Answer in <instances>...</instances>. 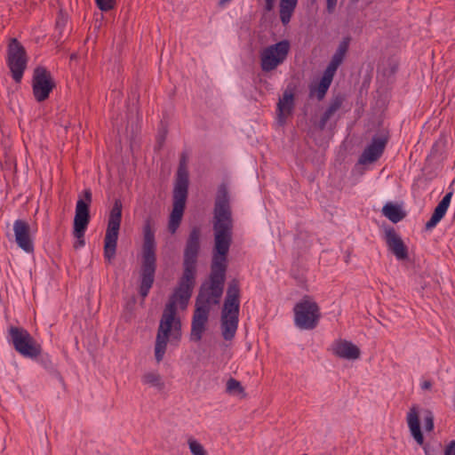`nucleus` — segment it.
Wrapping results in <instances>:
<instances>
[{"mask_svg":"<svg viewBox=\"0 0 455 455\" xmlns=\"http://www.w3.org/2000/svg\"><path fill=\"white\" fill-rule=\"evenodd\" d=\"M188 188V173L180 164L173 191V208L170 215L168 229L172 234L176 233L181 222Z\"/></svg>","mask_w":455,"mask_h":455,"instance_id":"obj_5","label":"nucleus"},{"mask_svg":"<svg viewBox=\"0 0 455 455\" xmlns=\"http://www.w3.org/2000/svg\"><path fill=\"white\" fill-rule=\"evenodd\" d=\"M298 0H280L279 14L280 20L283 25H287L295 11Z\"/></svg>","mask_w":455,"mask_h":455,"instance_id":"obj_24","label":"nucleus"},{"mask_svg":"<svg viewBox=\"0 0 455 455\" xmlns=\"http://www.w3.org/2000/svg\"><path fill=\"white\" fill-rule=\"evenodd\" d=\"M338 0H326V9L329 13H332L336 8Z\"/></svg>","mask_w":455,"mask_h":455,"instance_id":"obj_34","label":"nucleus"},{"mask_svg":"<svg viewBox=\"0 0 455 455\" xmlns=\"http://www.w3.org/2000/svg\"><path fill=\"white\" fill-rule=\"evenodd\" d=\"M294 108V96L291 92L285 91L277 104L278 121L283 124L287 116L291 115Z\"/></svg>","mask_w":455,"mask_h":455,"instance_id":"obj_20","label":"nucleus"},{"mask_svg":"<svg viewBox=\"0 0 455 455\" xmlns=\"http://www.w3.org/2000/svg\"><path fill=\"white\" fill-rule=\"evenodd\" d=\"M291 51V44L283 39L263 48L259 52L260 68L268 73L283 64Z\"/></svg>","mask_w":455,"mask_h":455,"instance_id":"obj_8","label":"nucleus"},{"mask_svg":"<svg viewBox=\"0 0 455 455\" xmlns=\"http://www.w3.org/2000/svg\"><path fill=\"white\" fill-rule=\"evenodd\" d=\"M156 243L155 239L154 223L150 217L145 220L143 226V243L141 268L140 273V284L139 292L146 298L155 281L156 269Z\"/></svg>","mask_w":455,"mask_h":455,"instance_id":"obj_3","label":"nucleus"},{"mask_svg":"<svg viewBox=\"0 0 455 455\" xmlns=\"http://www.w3.org/2000/svg\"><path fill=\"white\" fill-rule=\"evenodd\" d=\"M91 202L92 192L90 189H85L84 191V198H80L76 205L73 227V235L76 238L82 237L85 234L90 222L89 206Z\"/></svg>","mask_w":455,"mask_h":455,"instance_id":"obj_12","label":"nucleus"},{"mask_svg":"<svg viewBox=\"0 0 455 455\" xmlns=\"http://www.w3.org/2000/svg\"><path fill=\"white\" fill-rule=\"evenodd\" d=\"M67 22L68 17L64 15L62 12H60L56 20V29L59 31L60 35H61Z\"/></svg>","mask_w":455,"mask_h":455,"instance_id":"obj_32","label":"nucleus"},{"mask_svg":"<svg viewBox=\"0 0 455 455\" xmlns=\"http://www.w3.org/2000/svg\"><path fill=\"white\" fill-rule=\"evenodd\" d=\"M420 387L424 390H428L432 387V382L430 380H424L421 382Z\"/></svg>","mask_w":455,"mask_h":455,"instance_id":"obj_35","label":"nucleus"},{"mask_svg":"<svg viewBox=\"0 0 455 455\" xmlns=\"http://www.w3.org/2000/svg\"><path fill=\"white\" fill-rule=\"evenodd\" d=\"M188 444L192 455H208L204 447L194 437L188 439Z\"/></svg>","mask_w":455,"mask_h":455,"instance_id":"obj_27","label":"nucleus"},{"mask_svg":"<svg viewBox=\"0 0 455 455\" xmlns=\"http://www.w3.org/2000/svg\"><path fill=\"white\" fill-rule=\"evenodd\" d=\"M98 8L102 12H108L115 7L116 0H95Z\"/></svg>","mask_w":455,"mask_h":455,"instance_id":"obj_31","label":"nucleus"},{"mask_svg":"<svg viewBox=\"0 0 455 455\" xmlns=\"http://www.w3.org/2000/svg\"><path fill=\"white\" fill-rule=\"evenodd\" d=\"M423 423H424L425 430L427 432L433 431L435 425H434V415H433L432 411H425V414L423 417Z\"/></svg>","mask_w":455,"mask_h":455,"instance_id":"obj_30","label":"nucleus"},{"mask_svg":"<svg viewBox=\"0 0 455 455\" xmlns=\"http://www.w3.org/2000/svg\"><path fill=\"white\" fill-rule=\"evenodd\" d=\"M453 196V192H448L443 199L439 202L437 206L435 208V211L429 219V220L426 223V229L431 230L433 229L438 222L444 217L450 204L451 197Z\"/></svg>","mask_w":455,"mask_h":455,"instance_id":"obj_18","label":"nucleus"},{"mask_svg":"<svg viewBox=\"0 0 455 455\" xmlns=\"http://www.w3.org/2000/svg\"><path fill=\"white\" fill-rule=\"evenodd\" d=\"M350 38L345 37L340 44H339V47L335 53L333 54L330 63L328 64L326 69L336 73L338 68L342 63L343 59L348 50Z\"/></svg>","mask_w":455,"mask_h":455,"instance_id":"obj_22","label":"nucleus"},{"mask_svg":"<svg viewBox=\"0 0 455 455\" xmlns=\"http://www.w3.org/2000/svg\"><path fill=\"white\" fill-rule=\"evenodd\" d=\"M233 219L230 196L226 183L218 187L213 209L214 246L210 274L199 289L196 307L208 309L220 303L228 269V254L232 243Z\"/></svg>","mask_w":455,"mask_h":455,"instance_id":"obj_1","label":"nucleus"},{"mask_svg":"<svg viewBox=\"0 0 455 455\" xmlns=\"http://www.w3.org/2000/svg\"><path fill=\"white\" fill-rule=\"evenodd\" d=\"M8 340L16 352L25 358L34 359L39 354L40 344L22 327L11 326L8 330Z\"/></svg>","mask_w":455,"mask_h":455,"instance_id":"obj_9","label":"nucleus"},{"mask_svg":"<svg viewBox=\"0 0 455 455\" xmlns=\"http://www.w3.org/2000/svg\"><path fill=\"white\" fill-rule=\"evenodd\" d=\"M384 239L387 249L397 260L403 261L408 259V248L394 228L389 227L385 229Z\"/></svg>","mask_w":455,"mask_h":455,"instance_id":"obj_15","label":"nucleus"},{"mask_svg":"<svg viewBox=\"0 0 455 455\" xmlns=\"http://www.w3.org/2000/svg\"><path fill=\"white\" fill-rule=\"evenodd\" d=\"M54 79L46 68L38 66L34 69L32 76V91L37 102L46 100L55 88Z\"/></svg>","mask_w":455,"mask_h":455,"instance_id":"obj_11","label":"nucleus"},{"mask_svg":"<svg viewBox=\"0 0 455 455\" xmlns=\"http://www.w3.org/2000/svg\"><path fill=\"white\" fill-rule=\"evenodd\" d=\"M141 381L146 385L156 387L158 390H162L164 387V383L162 380V377L156 371L146 372L142 376Z\"/></svg>","mask_w":455,"mask_h":455,"instance_id":"obj_26","label":"nucleus"},{"mask_svg":"<svg viewBox=\"0 0 455 455\" xmlns=\"http://www.w3.org/2000/svg\"><path fill=\"white\" fill-rule=\"evenodd\" d=\"M294 323L300 330L315 329L321 313L317 303L309 296L303 297L293 307Z\"/></svg>","mask_w":455,"mask_h":455,"instance_id":"obj_6","label":"nucleus"},{"mask_svg":"<svg viewBox=\"0 0 455 455\" xmlns=\"http://www.w3.org/2000/svg\"><path fill=\"white\" fill-rule=\"evenodd\" d=\"M389 136L387 132H381L375 134L371 143L364 148L361 154L358 164H367L376 162L383 154L388 142Z\"/></svg>","mask_w":455,"mask_h":455,"instance_id":"obj_13","label":"nucleus"},{"mask_svg":"<svg viewBox=\"0 0 455 455\" xmlns=\"http://www.w3.org/2000/svg\"><path fill=\"white\" fill-rule=\"evenodd\" d=\"M200 251V229L193 228L186 242L183 254V273L178 286L170 296L159 323L156 344L155 357L160 363L165 354L170 337L180 339L181 323L177 315V305L185 308L192 295L196 283L197 258Z\"/></svg>","mask_w":455,"mask_h":455,"instance_id":"obj_2","label":"nucleus"},{"mask_svg":"<svg viewBox=\"0 0 455 455\" xmlns=\"http://www.w3.org/2000/svg\"><path fill=\"white\" fill-rule=\"evenodd\" d=\"M226 389H227V392L229 394H243L244 391L241 383L233 378H230L227 381Z\"/></svg>","mask_w":455,"mask_h":455,"instance_id":"obj_29","label":"nucleus"},{"mask_svg":"<svg viewBox=\"0 0 455 455\" xmlns=\"http://www.w3.org/2000/svg\"><path fill=\"white\" fill-rule=\"evenodd\" d=\"M13 235L15 243L24 251L30 253L34 251V243L28 221L18 219L13 222Z\"/></svg>","mask_w":455,"mask_h":455,"instance_id":"obj_14","label":"nucleus"},{"mask_svg":"<svg viewBox=\"0 0 455 455\" xmlns=\"http://www.w3.org/2000/svg\"><path fill=\"white\" fill-rule=\"evenodd\" d=\"M344 99L342 96L338 95L331 99L329 107L325 110V112L321 116V119L318 124V127L320 130H323L327 124V122L331 118V116L341 108L343 104Z\"/></svg>","mask_w":455,"mask_h":455,"instance_id":"obj_23","label":"nucleus"},{"mask_svg":"<svg viewBox=\"0 0 455 455\" xmlns=\"http://www.w3.org/2000/svg\"><path fill=\"white\" fill-rule=\"evenodd\" d=\"M353 3H357L359 0H352Z\"/></svg>","mask_w":455,"mask_h":455,"instance_id":"obj_40","label":"nucleus"},{"mask_svg":"<svg viewBox=\"0 0 455 455\" xmlns=\"http://www.w3.org/2000/svg\"><path fill=\"white\" fill-rule=\"evenodd\" d=\"M84 235L82 236V237H79V238H76L77 239V245L76 244L75 247H77V246H84Z\"/></svg>","mask_w":455,"mask_h":455,"instance_id":"obj_37","label":"nucleus"},{"mask_svg":"<svg viewBox=\"0 0 455 455\" xmlns=\"http://www.w3.org/2000/svg\"><path fill=\"white\" fill-rule=\"evenodd\" d=\"M423 449H424V451H425V452H426V453H427V452H428V450H427V446H423Z\"/></svg>","mask_w":455,"mask_h":455,"instance_id":"obj_39","label":"nucleus"},{"mask_svg":"<svg viewBox=\"0 0 455 455\" xmlns=\"http://www.w3.org/2000/svg\"><path fill=\"white\" fill-rule=\"evenodd\" d=\"M6 61L13 80L20 83L28 59L25 48L16 38H12L9 43Z\"/></svg>","mask_w":455,"mask_h":455,"instance_id":"obj_10","label":"nucleus"},{"mask_svg":"<svg viewBox=\"0 0 455 455\" xmlns=\"http://www.w3.org/2000/svg\"><path fill=\"white\" fill-rule=\"evenodd\" d=\"M33 360H36L40 365L46 370L53 369V363L51 356L46 353H42V347L40 346V351L38 355L35 356Z\"/></svg>","mask_w":455,"mask_h":455,"instance_id":"obj_28","label":"nucleus"},{"mask_svg":"<svg viewBox=\"0 0 455 455\" xmlns=\"http://www.w3.org/2000/svg\"><path fill=\"white\" fill-rule=\"evenodd\" d=\"M333 353L339 358L355 360L360 356V349L352 342L339 340L334 344Z\"/></svg>","mask_w":455,"mask_h":455,"instance_id":"obj_19","label":"nucleus"},{"mask_svg":"<svg viewBox=\"0 0 455 455\" xmlns=\"http://www.w3.org/2000/svg\"><path fill=\"white\" fill-rule=\"evenodd\" d=\"M274 7V0H265V9L270 12Z\"/></svg>","mask_w":455,"mask_h":455,"instance_id":"obj_36","label":"nucleus"},{"mask_svg":"<svg viewBox=\"0 0 455 455\" xmlns=\"http://www.w3.org/2000/svg\"><path fill=\"white\" fill-rule=\"evenodd\" d=\"M210 311L208 309L196 307L192 324L190 339L198 342L202 339L203 333L205 331V324L208 321Z\"/></svg>","mask_w":455,"mask_h":455,"instance_id":"obj_16","label":"nucleus"},{"mask_svg":"<svg viewBox=\"0 0 455 455\" xmlns=\"http://www.w3.org/2000/svg\"><path fill=\"white\" fill-rule=\"evenodd\" d=\"M122 203L114 202L109 212L108 228L104 238V258L110 262L116 256V244L122 220Z\"/></svg>","mask_w":455,"mask_h":455,"instance_id":"obj_7","label":"nucleus"},{"mask_svg":"<svg viewBox=\"0 0 455 455\" xmlns=\"http://www.w3.org/2000/svg\"><path fill=\"white\" fill-rule=\"evenodd\" d=\"M382 214L393 223L401 221L405 216L401 207L392 203H387L383 206Z\"/></svg>","mask_w":455,"mask_h":455,"instance_id":"obj_25","label":"nucleus"},{"mask_svg":"<svg viewBox=\"0 0 455 455\" xmlns=\"http://www.w3.org/2000/svg\"><path fill=\"white\" fill-rule=\"evenodd\" d=\"M406 422L412 438L419 445L423 446L424 436L420 429L419 410L416 405L411 406L407 412Z\"/></svg>","mask_w":455,"mask_h":455,"instance_id":"obj_17","label":"nucleus"},{"mask_svg":"<svg viewBox=\"0 0 455 455\" xmlns=\"http://www.w3.org/2000/svg\"><path fill=\"white\" fill-rule=\"evenodd\" d=\"M239 298V283L234 279L228 283L221 311V331L222 336L226 340H231L235 337L238 327Z\"/></svg>","mask_w":455,"mask_h":455,"instance_id":"obj_4","label":"nucleus"},{"mask_svg":"<svg viewBox=\"0 0 455 455\" xmlns=\"http://www.w3.org/2000/svg\"><path fill=\"white\" fill-rule=\"evenodd\" d=\"M335 73L325 68L323 76L317 85H311L310 96L315 95L317 100H321L324 98L329 87L331 84Z\"/></svg>","mask_w":455,"mask_h":455,"instance_id":"obj_21","label":"nucleus"},{"mask_svg":"<svg viewBox=\"0 0 455 455\" xmlns=\"http://www.w3.org/2000/svg\"><path fill=\"white\" fill-rule=\"evenodd\" d=\"M444 455H455V440H452L444 449Z\"/></svg>","mask_w":455,"mask_h":455,"instance_id":"obj_33","label":"nucleus"},{"mask_svg":"<svg viewBox=\"0 0 455 455\" xmlns=\"http://www.w3.org/2000/svg\"><path fill=\"white\" fill-rule=\"evenodd\" d=\"M232 0H220V4H225L227 3L231 2Z\"/></svg>","mask_w":455,"mask_h":455,"instance_id":"obj_38","label":"nucleus"}]
</instances>
